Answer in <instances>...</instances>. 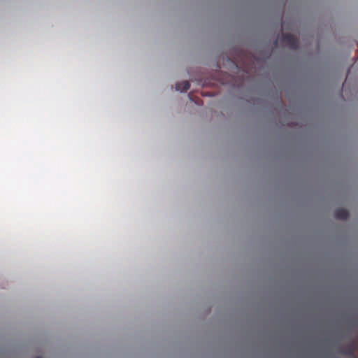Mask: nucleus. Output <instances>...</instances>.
<instances>
[{"mask_svg": "<svg viewBox=\"0 0 358 358\" xmlns=\"http://www.w3.org/2000/svg\"><path fill=\"white\" fill-rule=\"evenodd\" d=\"M282 42L291 49L296 50L298 48V40L293 34H283Z\"/></svg>", "mask_w": 358, "mask_h": 358, "instance_id": "nucleus-1", "label": "nucleus"}, {"mask_svg": "<svg viewBox=\"0 0 358 358\" xmlns=\"http://www.w3.org/2000/svg\"><path fill=\"white\" fill-rule=\"evenodd\" d=\"M357 343L356 342H352L345 349L341 350V353L347 357L354 358L355 352L357 348Z\"/></svg>", "mask_w": 358, "mask_h": 358, "instance_id": "nucleus-2", "label": "nucleus"}, {"mask_svg": "<svg viewBox=\"0 0 358 358\" xmlns=\"http://www.w3.org/2000/svg\"><path fill=\"white\" fill-rule=\"evenodd\" d=\"M349 215V212L344 208H338L334 212V217L338 220H346Z\"/></svg>", "mask_w": 358, "mask_h": 358, "instance_id": "nucleus-3", "label": "nucleus"}, {"mask_svg": "<svg viewBox=\"0 0 358 358\" xmlns=\"http://www.w3.org/2000/svg\"><path fill=\"white\" fill-rule=\"evenodd\" d=\"M190 87V84L188 81H182L176 84V90L180 92H186Z\"/></svg>", "mask_w": 358, "mask_h": 358, "instance_id": "nucleus-4", "label": "nucleus"}]
</instances>
